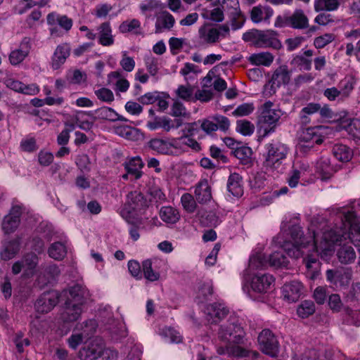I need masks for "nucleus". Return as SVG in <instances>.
Listing matches in <instances>:
<instances>
[{
  "instance_id": "obj_1",
  "label": "nucleus",
  "mask_w": 360,
  "mask_h": 360,
  "mask_svg": "<svg viewBox=\"0 0 360 360\" xmlns=\"http://www.w3.org/2000/svg\"><path fill=\"white\" fill-rule=\"evenodd\" d=\"M325 223L318 228L311 223L308 229L307 236H304L299 225L291 226L286 223L281 226L282 234L287 232L290 236L292 243L278 241L281 248L294 258H299L307 253L304 262L307 269V274L311 279H314L319 274V263L318 257L325 261H329L333 255L334 245L349 239L355 246H360V220L354 212L348 211L341 215V226L330 231L324 230ZM281 233L278 240L281 239Z\"/></svg>"
},
{
  "instance_id": "obj_2",
  "label": "nucleus",
  "mask_w": 360,
  "mask_h": 360,
  "mask_svg": "<svg viewBox=\"0 0 360 360\" xmlns=\"http://www.w3.org/2000/svg\"><path fill=\"white\" fill-rule=\"evenodd\" d=\"M289 152L287 145L279 141H271L265 145L263 166L267 172L278 169L286 159Z\"/></svg>"
},
{
  "instance_id": "obj_3",
  "label": "nucleus",
  "mask_w": 360,
  "mask_h": 360,
  "mask_svg": "<svg viewBox=\"0 0 360 360\" xmlns=\"http://www.w3.org/2000/svg\"><path fill=\"white\" fill-rule=\"evenodd\" d=\"M243 39L251 42L257 48L280 49L282 46L277 32L271 30L263 31L252 30L243 34Z\"/></svg>"
},
{
  "instance_id": "obj_4",
  "label": "nucleus",
  "mask_w": 360,
  "mask_h": 360,
  "mask_svg": "<svg viewBox=\"0 0 360 360\" xmlns=\"http://www.w3.org/2000/svg\"><path fill=\"white\" fill-rule=\"evenodd\" d=\"M105 360H116L117 353L110 349H104L100 340L96 339L85 343L78 352L80 360H96L99 357Z\"/></svg>"
},
{
  "instance_id": "obj_5",
  "label": "nucleus",
  "mask_w": 360,
  "mask_h": 360,
  "mask_svg": "<svg viewBox=\"0 0 360 360\" xmlns=\"http://www.w3.org/2000/svg\"><path fill=\"white\" fill-rule=\"evenodd\" d=\"M273 105L274 103L269 101L261 107L259 123L261 124L259 131L263 137L267 136L275 131L277 122L281 117V110L273 109Z\"/></svg>"
},
{
  "instance_id": "obj_6",
  "label": "nucleus",
  "mask_w": 360,
  "mask_h": 360,
  "mask_svg": "<svg viewBox=\"0 0 360 360\" xmlns=\"http://www.w3.org/2000/svg\"><path fill=\"white\" fill-rule=\"evenodd\" d=\"M147 206V201L139 191H132L127 195V202L120 211V214L128 223H133L134 219Z\"/></svg>"
},
{
  "instance_id": "obj_7",
  "label": "nucleus",
  "mask_w": 360,
  "mask_h": 360,
  "mask_svg": "<svg viewBox=\"0 0 360 360\" xmlns=\"http://www.w3.org/2000/svg\"><path fill=\"white\" fill-rule=\"evenodd\" d=\"M96 328V323L93 319L77 324L72 334L67 340L70 348L77 349L84 340L89 338L94 333Z\"/></svg>"
},
{
  "instance_id": "obj_8",
  "label": "nucleus",
  "mask_w": 360,
  "mask_h": 360,
  "mask_svg": "<svg viewBox=\"0 0 360 360\" xmlns=\"http://www.w3.org/2000/svg\"><path fill=\"white\" fill-rule=\"evenodd\" d=\"M198 35L202 43L214 44L229 35V27L227 25L217 27L205 25L199 28Z\"/></svg>"
},
{
  "instance_id": "obj_9",
  "label": "nucleus",
  "mask_w": 360,
  "mask_h": 360,
  "mask_svg": "<svg viewBox=\"0 0 360 360\" xmlns=\"http://www.w3.org/2000/svg\"><path fill=\"white\" fill-rule=\"evenodd\" d=\"M148 144L151 150L158 154L172 156L177 155L175 137L153 138L149 141Z\"/></svg>"
},
{
  "instance_id": "obj_10",
  "label": "nucleus",
  "mask_w": 360,
  "mask_h": 360,
  "mask_svg": "<svg viewBox=\"0 0 360 360\" xmlns=\"http://www.w3.org/2000/svg\"><path fill=\"white\" fill-rule=\"evenodd\" d=\"M258 342L263 353L272 357L277 356L279 350L278 342L270 330L264 329L259 334Z\"/></svg>"
},
{
  "instance_id": "obj_11",
  "label": "nucleus",
  "mask_w": 360,
  "mask_h": 360,
  "mask_svg": "<svg viewBox=\"0 0 360 360\" xmlns=\"http://www.w3.org/2000/svg\"><path fill=\"white\" fill-rule=\"evenodd\" d=\"M229 322L221 327L219 337L224 341L238 342L243 336V328L236 317H231Z\"/></svg>"
},
{
  "instance_id": "obj_12",
  "label": "nucleus",
  "mask_w": 360,
  "mask_h": 360,
  "mask_svg": "<svg viewBox=\"0 0 360 360\" xmlns=\"http://www.w3.org/2000/svg\"><path fill=\"white\" fill-rule=\"evenodd\" d=\"M38 264V257L34 254H30L25 256L21 260L15 262L12 266L13 274H18L23 271V276L29 278L35 273V269Z\"/></svg>"
},
{
  "instance_id": "obj_13",
  "label": "nucleus",
  "mask_w": 360,
  "mask_h": 360,
  "mask_svg": "<svg viewBox=\"0 0 360 360\" xmlns=\"http://www.w3.org/2000/svg\"><path fill=\"white\" fill-rule=\"evenodd\" d=\"M32 49V39L25 37L20 41L18 46L12 50L8 56V60L12 65H18L29 56Z\"/></svg>"
},
{
  "instance_id": "obj_14",
  "label": "nucleus",
  "mask_w": 360,
  "mask_h": 360,
  "mask_svg": "<svg viewBox=\"0 0 360 360\" xmlns=\"http://www.w3.org/2000/svg\"><path fill=\"white\" fill-rule=\"evenodd\" d=\"M326 280L336 288L347 286L352 279V273L349 269L340 268L328 269L326 272Z\"/></svg>"
},
{
  "instance_id": "obj_15",
  "label": "nucleus",
  "mask_w": 360,
  "mask_h": 360,
  "mask_svg": "<svg viewBox=\"0 0 360 360\" xmlns=\"http://www.w3.org/2000/svg\"><path fill=\"white\" fill-rule=\"evenodd\" d=\"M58 302V293L49 291L43 293L35 303V309L38 314H47L51 311Z\"/></svg>"
},
{
  "instance_id": "obj_16",
  "label": "nucleus",
  "mask_w": 360,
  "mask_h": 360,
  "mask_svg": "<svg viewBox=\"0 0 360 360\" xmlns=\"http://www.w3.org/2000/svg\"><path fill=\"white\" fill-rule=\"evenodd\" d=\"M165 264L164 261L159 259L144 260L142 262L144 278L150 282L158 281L160 277V269Z\"/></svg>"
},
{
  "instance_id": "obj_17",
  "label": "nucleus",
  "mask_w": 360,
  "mask_h": 360,
  "mask_svg": "<svg viewBox=\"0 0 360 360\" xmlns=\"http://www.w3.org/2000/svg\"><path fill=\"white\" fill-rule=\"evenodd\" d=\"M274 283L273 276L269 274H256L251 280V289L257 293L268 292Z\"/></svg>"
},
{
  "instance_id": "obj_18",
  "label": "nucleus",
  "mask_w": 360,
  "mask_h": 360,
  "mask_svg": "<svg viewBox=\"0 0 360 360\" xmlns=\"http://www.w3.org/2000/svg\"><path fill=\"white\" fill-rule=\"evenodd\" d=\"M181 125V122H176V124L167 116L154 117L147 122L146 127L151 131L162 129L165 132H169L172 130L178 129Z\"/></svg>"
},
{
  "instance_id": "obj_19",
  "label": "nucleus",
  "mask_w": 360,
  "mask_h": 360,
  "mask_svg": "<svg viewBox=\"0 0 360 360\" xmlns=\"http://www.w3.org/2000/svg\"><path fill=\"white\" fill-rule=\"evenodd\" d=\"M22 207L20 205L13 206L10 212L4 217L2 229L6 233H11L15 231L20 223V217Z\"/></svg>"
},
{
  "instance_id": "obj_20",
  "label": "nucleus",
  "mask_w": 360,
  "mask_h": 360,
  "mask_svg": "<svg viewBox=\"0 0 360 360\" xmlns=\"http://www.w3.org/2000/svg\"><path fill=\"white\" fill-rule=\"evenodd\" d=\"M207 319L211 323H217L224 319L229 313V309L221 303H214L207 305L205 309Z\"/></svg>"
},
{
  "instance_id": "obj_21",
  "label": "nucleus",
  "mask_w": 360,
  "mask_h": 360,
  "mask_svg": "<svg viewBox=\"0 0 360 360\" xmlns=\"http://www.w3.org/2000/svg\"><path fill=\"white\" fill-rule=\"evenodd\" d=\"M175 141L177 155L188 151L189 148L195 152L201 150L200 143L190 136L175 137Z\"/></svg>"
},
{
  "instance_id": "obj_22",
  "label": "nucleus",
  "mask_w": 360,
  "mask_h": 360,
  "mask_svg": "<svg viewBox=\"0 0 360 360\" xmlns=\"http://www.w3.org/2000/svg\"><path fill=\"white\" fill-rule=\"evenodd\" d=\"M302 284L297 281L285 284L282 289L284 299L289 302H297L302 294Z\"/></svg>"
},
{
  "instance_id": "obj_23",
  "label": "nucleus",
  "mask_w": 360,
  "mask_h": 360,
  "mask_svg": "<svg viewBox=\"0 0 360 360\" xmlns=\"http://www.w3.org/2000/svg\"><path fill=\"white\" fill-rule=\"evenodd\" d=\"M174 24L175 19L171 13L166 11L160 12L156 17L155 32L159 34L170 30Z\"/></svg>"
},
{
  "instance_id": "obj_24",
  "label": "nucleus",
  "mask_w": 360,
  "mask_h": 360,
  "mask_svg": "<svg viewBox=\"0 0 360 360\" xmlns=\"http://www.w3.org/2000/svg\"><path fill=\"white\" fill-rule=\"evenodd\" d=\"M273 14L274 11L271 7L263 5L254 6L250 13V19L255 24L269 22Z\"/></svg>"
},
{
  "instance_id": "obj_25",
  "label": "nucleus",
  "mask_w": 360,
  "mask_h": 360,
  "mask_svg": "<svg viewBox=\"0 0 360 360\" xmlns=\"http://www.w3.org/2000/svg\"><path fill=\"white\" fill-rule=\"evenodd\" d=\"M82 312V304L68 301L60 314V319L63 322H73L77 321Z\"/></svg>"
},
{
  "instance_id": "obj_26",
  "label": "nucleus",
  "mask_w": 360,
  "mask_h": 360,
  "mask_svg": "<svg viewBox=\"0 0 360 360\" xmlns=\"http://www.w3.org/2000/svg\"><path fill=\"white\" fill-rule=\"evenodd\" d=\"M271 80L272 85L277 87L286 86L291 80V72L287 65H280L274 71Z\"/></svg>"
},
{
  "instance_id": "obj_27",
  "label": "nucleus",
  "mask_w": 360,
  "mask_h": 360,
  "mask_svg": "<svg viewBox=\"0 0 360 360\" xmlns=\"http://www.w3.org/2000/svg\"><path fill=\"white\" fill-rule=\"evenodd\" d=\"M70 49L66 44L58 45L51 58V65L53 70L59 69L70 56Z\"/></svg>"
},
{
  "instance_id": "obj_28",
  "label": "nucleus",
  "mask_w": 360,
  "mask_h": 360,
  "mask_svg": "<svg viewBox=\"0 0 360 360\" xmlns=\"http://www.w3.org/2000/svg\"><path fill=\"white\" fill-rule=\"evenodd\" d=\"M323 129L324 127L323 126L307 128L303 131L300 136L301 141L312 145L314 143L321 144L323 142L321 134Z\"/></svg>"
},
{
  "instance_id": "obj_29",
  "label": "nucleus",
  "mask_w": 360,
  "mask_h": 360,
  "mask_svg": "<svg viewBox=\"0 0 360 360\" xmlns=\"http://www.w3.org/2000/svg\"><path fill=\"white\" fill-rule=\"evenodd\" d=\"M195 196L199 203H206L212 199L211 187L207 179L200 180L195 186Z\"/></svg>"
},
{
  "instance_id": "obj_30",
  "label": "nucleus",
  "mask_w": 360,
  "mask_h": 360,
  "mask_svg": "<svg viewBox=\"0 0 360 360\" xmlns=\"http://www.w3.org/2000/svg\"><path fill=\"white\" fill-rule=\"evenodd\" d=\"M98 43L104 46H109L114 44L112 30L109 22L101 23L98 27Z\"/></svg>"
},
{
  "instance_id": "obj_31",
  "label": "nucleus",
  "mask_w": 360,
  "mask_h": 360,
  "mask_svg": "<svg viewBox=\"0 0 360 360\" xmlns=\"http://www.w3.org/2000/svg\"><path fill=\"white\" fill-rule=\"evenodd\" d=\"M48 25L55 26L58 25L65 31H69L72 27V20L66 15H60L56 13H51L46 17Z\"/></svg>"
},
{
  "instance_id": "obj_32",
  "label": "nucleus",
  "mask_w": 360,
  "mask_h": 360,
  "mask_svg": "<svg viewBox=\"0 0 360 360\" xmlns=\"http://www.w3.org/2000/svg\"><path fill=\"white\" fill-rule=\"evenodd\" d=\"M227 189L233 196H241L243 193L242 176L237 173L231 174L227 181Z\"/></svg>"
},
{
  "instance_id": "obj_33",
  "label": "nucleus",
  "mask_w": 360,
  "mask_h": 360,
  "mask_svg": "<svg viewBox=\"0 0 360 360\" xmlns=\"http://www.w3.org/2000/svg\"><path fill=\"white\" fill-rule=\"evenodd\" d=\"M143 167V162L139 157H134L124 163L125 169L127 174H130L138 179L142 176L141 169Z\"/></svg>"
},
{
  "instance_id": "obj_34",
  "label": "nucleus",
  "mask_w": 360,
  "mask_h": 360,
  "mask_svg": "<svg viewBox=\"0 0 360 360\" xmlns=\"http://www.w3.org/2000/svg\"><path fill=\"white\" fill-rule=\"evenodd\" d=\"M288 21L291 27L295 29L307 28L309 25L308 18L301 9H296L288 18Z\"/></svg>"
},
{
  "instance_id": "obj_35",
  "label": "nucleus",
  "mask_w": 360,
  "mask_h": 360,
  "mask_svg": "<svg viewBox=\"0 0 360 360\" xmlns=\"http://www.w3.org/2000/svg\"><path fill=\"white\" fill-rule=\"evenodd\" d=\"M274 60V56L269 52H261L250 56L248 60L252 65L270 66Z\"/></svg>"
},
{
  "instance_id": "obj_36",
  "label": "nucleus",
  "mask_w": 360,
  "mask_h": 360,
  "mask_svg": "<svg viewBox=\"0 0 360 360\" xmlns=\"http://www.w3.org/2000/svg\"><path fill=\"white\" fill-rule=\"evenodd\" d=\"M69 292L72 299L71 301L82 305L84 300L89 296V290L80 284H76L71 287Z\"/></svg>"
},
{
  "instance_id": "obj_37",
  "label": "nucleus",
  "mask_w": 360,
  "mask_h": 360,
  "mask_svg": "<svg viewBox=\"0 0 360 360\" xmlns=\"http://www.w3.org/2000/svg\"><path fill=\"white\" fill-rule=\"evenodd\" d=\"M332 152L335 158L341 162H348L353 156L352 150L343 144L334 145Z\"/></svg>"
},
{
  "instance_id": "obj_38",
  "label": "nucleus",
  "mask_w": 360,
  "mask_h": 360,
  "mask_svg": "<svg viewBox=\"0 0 360 360\" xmlns=\"http://www.w3.org/2000/svg\"><path fill=\"white\" fill-rule=\"evenodd\" d=\"M316 169L321 175L323 179H329L333 172L330 159L326 157H322L317 161Z\"/></svg>"
},
{
  "instance_id": "obj_39",
  "label": "nucleus",
  "mask_w": 360,
  "mask_h": 360,
  "mask_svg": "<svg viewBox=\"0 0 360 360\" xmlns=\"http://www.w3.org/2000/svg\"><path fill=\"white\" fill-rule=\"evenodd\" d=\"M160 217L167 224H175L180 217L178 210L170 206L162 207L160 211Z\"/></svg>"
},
{
  "instance_id": "obj_40",
  "label": "nucleus",
  "mask_w": 360,
  "mask_h": 360,
  "mask_svg": "<svg viewBox=\"0 0 360 360\" xmlns=\"http://www.w3.org/2000/svg\"><path fill=\"white\" fill-rule=\"evenodd\" d=\"M339 261L342 264H349L356 259V253L352 246L342 245L337 253Z\"/></svg>"
},
{
  "instance_id": "obj_41",
  "label": "nucleus",
  "mask_w": 360,
  "mask_h": 360,
  "mask_svg": "<svg viewBox=\"0 0 360 360\" xmlns=\"http://www.w3.org/2000/svg\"><path fill=\"white\" fill-rule=\"evenodd\" d=\"M119 30L123 34L131 32L135 34H140L141 33V22L137 19L125 20L120 24Z\"/></svg>"
},
{
  "instance_id": "obj_42",
  "label": "nucleus",
  "mask_w": 360,
  "mask_h": 360,
  "mask_svg": "<svg viewBox=\"0 0 360 360\" xmlns=\"http://www.w3.org/2000/svg\"><path fill=\"white\" fill-rule=\"evenodd\" d=\"M48 253L50 257L56 260H61L67 254V248L63 243H53L49 247Z\"/></svg>"
},
{
  "instance_id": "obj_43",
  "label": "nucleus",
  "mask_w": 360,
  "mask_h": 360,
  "mask_svg": "<svg viewBox=\"0 0 360 360\" xmlns=\"http://www.w3.org/2000/svg\"><path fill=\"white\" fill-rule=\"evenodd\" d=\"M20 250V240H13L8 242L1 252V257L4 260H9L15 257Z\"/></svg>"
},
{
  "instance_id": "obj_44",
  "label": "nucleus",
  "mask_w": 360,
  "mask_h": 360,
  "mask_svg": "<svg viewBox=\"0 0 360 360\" xmlns=\"http://www.w3.org/2000/svg\"><path fill=\"white\" fill-rule=\"evenodd\" d=\"M356 84V79L353 77H346L340 83V91L342 94V101L348 98L353 91Z\"/></svg>"
},
{
  "instance_id": "obj_45",
  "label": "nucleus",
  "mask_w": 360,
  "mask_h": 360,
  "mask_svg": "<svg viewBox=\"0 0 360 360\" xmlns=\"http://www.w3.org/2000/svg\"><path fill=\"white\" fill-rule=\"evenodd\" d=\"M109 79H117L115 90L119 92H126L129 88V82L127 79L122 78L121 72L113 71L108 74Z\"/></svg>"
},
{
  "instance_id": "obj_46",
  "label": "nucleus",
  "mask_w": 360,
  "mask_h": 360,
  "mask_svg": "<svg viewBox=\"0 0 360 360\" xmlns=\"http://www.w3.org/2000/svg\"><path fill=\"white\" fill-rule=\"evenodd\" d=\"M144 64L148 74L155 77L159 71V59L151 54L145 56Z\"/></svg>"
},
{
  "instance_id": "obj_47",
  "label": "nucleus",
  "mask_w": 360,
  "mask_h": 360,
  "mask_svg": "<svg viewBox=\"0 0 360 360\" xmlns=\"http://www.w3.org/2000/svg\"><path fill=\"white\" fill-rule=\"evenodd\" d=\"M288 259L281 252L276 251L269 257L267 264L271 266L281 267L288 265Z\"/></svg>"
},
{
  "instance_id": "obj_48",
  "label": "nucleus",
  "mask_w": 360,
  "mask_h": 360,
  "mask_svg": "<svg viewBox=\"0 0 360 360\" xmlns=\"http://www.w3.org/2000/svg\"><path fill=\"white\" fill-rule=\"evenodd\" d=\"M339 6L338 0H315L314 8L316 11H335Z\"/></svg>"
},
{
  "instance_id": "obj_49",
  "label": "nucleus",
  "mask_w": 360,
  "mask_h": 360,
  "mask_svg": "<svg viewBox=\"0 0 360 360\" xmlns=\"http://www.w3.org/2000/svg\"><path fill=\"white\" fill-rule=\"evenodd\" d=\"M96 117L99 119L106 120L111 122L117 121V112L111 108L101 107L95 110Z\"/></svg>"
},
{
  "instance_id": "obj_50",
  "label": "nucleus",
  "mask_w": 360,
  "mask_h": 360,
  "mask_svg": "<svg viewBox=\"0 0 360 360\" xmlns=\"http://www.w3.org/2000/svg\"><path fill=\"white\" fill-rule=\"evenodd\" d=\"M267 264V260L261 253L252 255L249 259V268L250 270L264 269Z\"/></svg>"
},
{
  "instance_id": "obj_51",
  "label": "nucleus",
  "mask_w": 360,
  "mask_h": 360,
  "mask_svg": "<svg viewBox=\"0 0 360 360\" xmlns=\"http://www.w3.org/2000/svg\"><path fill=\"white\" fill-rule=\"evenodd\" d=\"M315 311V306L312 301H303L297 307V312L300 317L304 319Z\"/></svg>"
},
{
  "instance_id": "obj_52",
  "label": "nucleus",
  "mask_w": 360,
  "mask_h": 360,
  "mask_svg": "<svg viewBox=\"0 0 360 360\" xmlns=\"http://www.w3.org/2000/svg\"><path fill=\"white\" fill-rule=\"evenodd\" d=\"M290 64L299 68L300 70L309 71L311 68V60L300 55L294 56Z\"/></svg>"
},
{
  "instance_id": "obj_53",
  "label": "nucleus",
  "mask_w": 360,
  "mask_h": 360,
  "mask_svg": "<svg viewBox=\"0 0 360 360\" xmlns=\"http://www.w3.org/2000/svg\"><path fill=\"white\" fill-rule=\"evenodd\" d=\"M236 130L243 136H250L255 131V126L248 120H240L236 122Z\"/></svg>"
},
{
  "instance_id": "obj_54",
  "label": "nucleus",
  "mask_w": 360,
  "mask_h": 360,
  "mask_svg": "<svg viewBox=\"0 0 360 360\" xmlns=\"http://www.w3.org/2000/svg\"><path fill=\"white\" fill-rule=\"evenodd\" d=\"M181 202L184 209L188 213H193L196 209L197 205L193 195L190 193H184L181 197Z\"/></svg>"
},
{
  "instance_id": "obj_55",
  "label": "nucleus",
  "mask_w": 360,
  "mask_h": 360,
  "mask_svg": "<svg viewBox=\"0 0 360 360\" xmlns=\"http://www.w3.org/2000/svg\"><path fill=\"white\" fill-rule=\"evenodd\" d=\"M212 284L210 282L203 283L199 288L196 299L198 302H203L207 297L212 294Z\"/></svg>"
},
{
  "instance_id": "obj_56",
  "label": "nucleus",
  "mask_w": 360,
  "mask_h": 360,
  "mask_svg": "<svg viewBox=\"0 0 360 360\" xmlns=\"http://www.w3.org/2000/svg\"><path fill=\"white\" fill-rule=\"evenodd\" d=\"M335 39V34L326 33L314 39V45L316 49H323Z\"/></svg>"
},
{
  "instance_id": "obj_57",
  "label": "nucleus",
  "mask_w": 360,
  "mask_h": 360,
  "mask_svg": "<svg viewBox=\"0 0 360 360\" xmlns=\"http://www.w3.org/2000/svg\"><path fill=\"white\" fill-rule=\"evenodd\" d=\"M245 22V18L240 10L231 13V25L234 30L241 28Z\"/></svg>"
},
{
  "instance_id": "obj_58",
  "label": "nucleus",
  "mask_w": 360,
  "mask_h": 360,
  "mask_svg": "<svg viewBox=\"0 0 360 360\" xmlns=\"http://www.w3.org/2000/svg\"><path fill=\"white\" fill-rule=\"evenodd\" d=\"M75 128L74 124H65V129H64L58 136L57 142L59 145H66L70 139V133Z\"/></svg>"
},
{
  "instance_id": "obj_59",
  "label": "nucleus",
  "mask_w": 360,
  "mask_h": 360,
  "mask_svg": "<svg viewBox=\"0 0 360 360\" xmlns=\"http://www.w3.org/2000/svg\"><path fill=\"white\" fill-rule=\"evenodd\" d=\"M44 273H46V278L44 281H41L43 285L50 283L51 280L60 274V271L56 264H50L46 266Z\"/></svg>"
},
{
  "instance_id": "obj_60",
  "label": "nucleus",
  "mask_w": 360,
  "mask_h": 360,
  "mask_svg": "<svg viewBox=\"0 0 360 360\" xmlns=\"http://www.w3.org/2000/svg\"><path fill=\"white\" fill-rule=\"evenodd\" d=\"M20 147L22 151L27 153H32L38 148L36 140L33 137H26L22 139Z\"/></svg>"
},
{
  "instance_id": "obj_61",
  "label": "nucleus",
  "mask_w": 360,
  "mask_h": 360,
  "mask_svg": "<svg viewBox=\"0 0 360 360\" xmlns=\"http://www.w3.org/2000/svg\"><path fill=\"white\" fill-rule=\"evenodd\" d=\"M13 342L19 353H22L24 352V347L29 346L30 344L27 338H23V333L22 332H18L15 334Z\"/></svg>"
},
{
  "instance_id": "obj_62",
  "label": "nucleus",
  "mask_w": 360,
  "mask_h": 360,
  "mask_svg": "<svg viewBox=\"0 0 360 360\" xmlns=\"http://www.w3.org/2000/svg\"><path fill=\"white\" fill-rule=\"evenodd\" d=\"M97 98L105 103H111L114 101V94L111 90L107 88H101L95 91Z\"/></svg>"
},
{
  "instance_id": "obj_63",
  "label": "nucleus",
  "mask_w": 360,
  "mask_h": 360,
  "mask_svg": "<svg viewBox=\"0 0 360 360\" xmlns=\"http://www.w3.org/2000/svg\"><path fill=\"white\" fill-rule=\"evenodd\" d=\"M328 306L333 311H340L343 307L340 296L338 294L330 295L328 297Z\"/></svg>"
},
{
  "instance_id": "obj_64",
  "label": "nucleus",
  "mask_w": 360,
  "mask_h": 360,
  "mask_svg": "<svg viewBox=\"0 0 360 360\" xmlns=\"http://www.w3.org/2000/svg\"><path fill=\"white\" fill-rule=\"evenodd\" d=\"M292 169L300 175L302 177L310 172L309 164L303 160L296 161L293 163Z\"/></svg>"
}]
</instances>
